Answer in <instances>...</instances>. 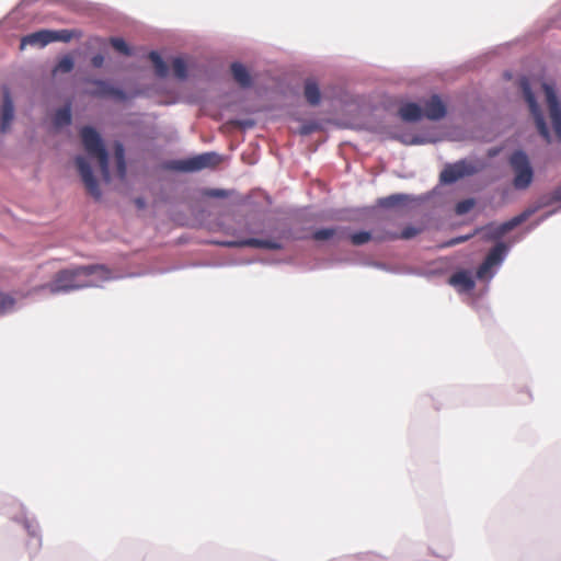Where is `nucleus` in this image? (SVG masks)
<instances>
[{
  "label": "nucleus",
  "instance_id": "aec40b11",
  "mask_svg": "<svg viewBox=\"0 0 561 561\" xmlns=\"http://www.w3.org/2000/svg\"><path fill=\"white\" fill-rule=\"evenodd\" d=\"M337 237V239L344 238V230L339 228H322L318 229L312 233V239L316 241H325Z\"/></svg>",
  "mask_w": 561,
  "mask_h": 561
},
{
  "label": "nucleus",
  "instance_id": "ddd939ff",
  "mask_svg": "<svg viewBox=\"0 0 561 561\" xmlns=\"http://www.w3.org/2000/svg\"><path fill=\"white\" fill-rule=\"evenodd\" d=\"M446 114V106L438 95H432L428 101L424 103V115L432 121H438Z\"/></svg>",
  "mask_w": 561,
  "mask_h": 561
},
{
  "label": "nucleus",
  "instance_id": "b1692460",
  "mask_svg": "<svg viewBox=\"0 0 561 561\" xmlns=\"http://www.w3.org/2000/svg\"><path fill=\"white\" fill-rule=\"evenodd\" d=\"M71 123V110L69 106H64L56 111L54 115V125L56 127L67 126Z\"/></svg>",
  "mask_w": 561,
  "mask_h": 561
},
{
  "label": "nucleus",
  "instance_id": "0eeeda50",
  "mask_svg": "<svg viewBox=\"0 0 561 561\" xmlns=\"http://www.w3.org/2000/svg\"><path fill=\"white\" fill-rule=\"evenodd\" d=\"M478 172V168L467 160H460L453 164H447L440 172V182L451 184L467 175Z\"/></svg>",
  "mask_w": 561,
  "mask_h": 561
},
{
  "label": "nucleus",
  "instance_id": "9b49d317",
  "mask_svg": "<svg viewBox=\"0 0 561 561\" xmlns=\"http://www.w3.org/2000/svg\"><path fill=\"white\" fill-rule=\"evenodd\" d=\"M225 245L233 247V248H256V249H266V250H282L283 244L277 240L272 239H257V238H249L237 241L226 242Z\"/></svg>",
  "mask_w": 561,
  "mask_h": 561
},
{
  "label": "nucleus",
  "instance_id": "f8f14e48",
  "mask_svg": "<svg viewBox=\"0 0 561 561\" xmlns=\"http://www.w3.org/2000/svg\"><path fill=\"white\" fill-rule=\"evenodd\" d=\"M91 84L94 85V90H92L90 93L95 96H112L118 100H125L126 95L124 91L112 87L108 82L100 79L95 80H89Z\"/></svg>",
  "mask_w": 561,
  "mask_h": 561
},
{
  "label": "nucleus",
  "instance_id": "cd10ccee",
  "mask_svg": "<svg viewBox=\"0 0 561 561\" xmlns=\"http://www.w3.org/2000/svg\"><path fill=\"white\" fill-rule=\"evenodd\" d=\"M110 43H111L112 47L115 50L119 51L121 54L126 55V56L131 55L130 47L127 45V43L123 38H121V37H111L110 38Z\"/></svg>",
  "mask_w": 561,
  "mask_h": 561
},
{
  "label": "nucleus",
  "instance_id": "f03ea898",
  "mask_svg": "<svg viewBox=\"0 0 561 561\" xmlns=\"http://www.w3.org/2000/svg\"><path fill=\"white\" fill-rule=\"evenodd\" d=\"M80 136L87 153L98 160L101 175L105 182H108L111 180L108 154L99 133L90 126H84L80 131Z\"/></svg>",
  "mask_w": 561,
  "mask_h": 561
},
{
  "label": "nucleus",
  "instance_id": "7c9ffc66",
  "mask_svg": "<svg viewBox=\"0 0 561 561\" xmlns=\"http://www.w3.org/2000/svg\"><path fill=\"white\" fill-rule=\"evenodd\" d=\"M14 299L8 295L0 294V314L13 309Z\"/></svg>",
  "mask_w": 561,
  "mask_h": 561
},
{
  "label": "nucleus",
  "instance_id": "393cba45",
  "mask_svg": "<svg viewBox=\"0 0 561 561\" xmlns=\"http://www.w3.org/2000/svg\"><path fill=\"white\" fill-rule=\"evenodd\" d=\"M76 36L73 31L70 30H59V31H50V43L51 42H64L68 43Z\"/></svg>",
  "mask_w": 561,
  "mask_h": 561
},
{
  "label": "nucleus",
  "instance_id": "2f4dec72",
  "mask_svg": "<svg viewBox=\"0 0 561 561\" xmlns=\"http://www.w3.org/2000/svg\"><path fill=\"white\" fill-rule=\"evenodd\" d=\"M403 195H391L386 198L380 199V205L387 208L394 207L401 202H403Z\"/></svg>",
  "mask_w": 561,
  "mask_h": 561
},
{
  "label": "nucleus",
  "instance_id": "20e7f679",
  "mask_svg": "<svg viewBox=\"0 0 561 561\" xmlns=\"http://www.w3.org/2000/svg\"><path fill=\"white\" fill-rule=\"evenodd\" d=\"M221 162V157L216 152H205L185 160L171 161L168 168L181 172H194L203 169L215 168Z\"/></svg>",
  "mask_w": 561,
  "mask_h": 561
},
{
  "label": "nucleus",
  "instance_id": "c85d7f7f",
  "mask_svg": "<svg viewBox=\"0 0 561 561\" xmlns=\"http://www.w3.org/2000/svg\"><path fill=\"white\" fill-rule=\"evenodd\" d=\"M348 238H350L352 244L362 245V244H365L368 241H370L373 239V236L368 231H358V232L350 234Z\"/></svg>",
  "mask_w": 561,
  "mask_h": 561
},
{
  "label": "nucleus",
  "instance_id": "412c9836",
  "mask_svg": "<svg viewBox=\"0 0 561 561\" xmlns=\"http://www.w3.org/2000/svg\"><path fill=\"white\" fill-rule=\"evenodd\" d=\"M420 229L419 228H415V227H412V226H409V227H405L401 233L398 236L396 233H387L385 236H378V237H375L376 240L378 241H383V240H394V239H404V240H408V239H412L414 238L415 236H417L420 233Z\"/></svg>",
  "mask_w": 561,
  "mask_h": 561
},
{
  "label": "nucleus",
  "instance_id": "473e14b6",
  "mask_svg": "<svg viewBox=\"0 0 561 561\" xmlns=\"http://www.w3.org/2000/svg\"><path fill=\"white\" fill-rule=\"evenodd\" d=\"M204 195L208 197H217V198H224L227 197L228 194L224 190L219 188H208L204 191Z\"/></svg>",
  "mask_w": 561,
  "mask_h": 561
},
{
  "label": "nucleus",
  "instance_id": "e433bc0d",
  "mask_svg": "<svg viewBox=\"0 0 561 561\" xmlns=\"http://www.w3.org/2000/svg\"><path fill=\"white\" fill-rule=\"evenodd\" d=\"M135 203L139 208L145 207V201L142 198H137Z\"/></svg>",
  "mask_w": 561,
  "mask_h": 561
},
{
  "label": "nucleus",
  "instance_id": "c756f323",
  "mask_svg": "<svg viewBox=\"0 0 561 561\" xmlns=\"http://www.w3.org/2000/svg\"><path fill=\"white\" fill-rule=\"evenodd\" d=\"M474 206L472 198L460 201L456 204L455 211L457 215H465L469 213Z\"/></svg>",
  "mask_w": 561,
  "mask_h": 561
},
{
  "label": "nucleus",
  "instance_id": "423d86ee",
  "mask_svg": "<svg viewBox=\"0 0 561 561\" xmlns=\"http://www.w3.org/2000/svg\"><path fill=\"white\" fill-rule=\"evenodd\" d=\"M522 90L525 98V101L528 104L529 111L534 117L536 127L540 136L549 144L551 142V135L549 128L546 124L545 116L536 101V98L529 87V83L526 79L522 81Z\"/></svg>",
  "mask_w": 561,
  "mask_h": 561
},
{
  "label": "nucleus",
  "instance_id": "5701e85b",
  "mask_svg": "<svg viewBox=\"0 0 561 561\" xmlns=\"http://www.w3.org/2000/svg\"><path fill=\"white\" fill-rule=\"evenodd\" d=\"M114 156L117 165V172L121 179L125 178L126 174V163H125V150L122 144L117 142L115 145Z\"/></svg>",
  "mask_w": 561,
  "mask_h": 561
},
{
  "label": "nucleus",
  "instance_id": "f3484780",
  "mask_svg": "<svg viewBox=\"0 0 561 561\" xmlns=\"http://www.w3.org/2000/svg\"><path fill=\"white\" fill-rule=\"evenodd\" d=\"M231 73L234 81L242 88H249L252 83L251 76L247 68L240 62L231 65Z\"/></svg>",
  "mask_w": 561,
  "mask_h": 561
},
{
  "label": "nucleus",
  "instance_id": "bb28decb",
  "mask_svg": "<svg viewBox=\"0 0 561 561\" xmlns=\"http://www.w3.org/2000/svg\"><path fill=\"white\" fill-rule=\"evenodd\" d=\"M172 69H173L174 76L178 79L183 80V79L186 78V76H187L186 64H185V61L182 58L176 57V58L173 59V61H172Z\"/></svg>",
  "mask_w": 561,
  "mask_h": 561
},
{
  "label": "nucleus",
  "instance_id": "a878e982",
  "mask_svg": "<svg viewBox=\"0 0 561 561\" xmlns=\"http://www.w3.org/2000/svg\"><path fill=\"white\" fill-rule=\"evenodd\" d=\"M73 58L70 55H66L62 58H60L58 64L55 66L54 72L68 73L73 69Z\"/></svg>",
  "mask_w": 561,
  "mask_h": 561
},
{
  "label": "nucleus",
  "instance_id": "39448f33",
  "mask_svg": "<svg viewBox=\"0 0 561 561\" xmlns=\"http://www.w3.org/2000/svg\"><path fill=\"white\" fill-rule=\"evenodd\" d=\"M540 206L535 207H528L524 211H522L519 215L513 217L512 219L501 224V225H489L483 228L485 231V234L491 240H497L501 239L503 236H505L507 232L516 228L517 226L525 222L530 216H533Z\"/></svg>",
  "mask_w": 561,
  "mask_h": 561
},
{
  "label": "nucleus",
  "instance_id": "f704fd0d",
  "mask_svg": "<svg viewBox=\"0 0 561 561\" xmlns=\"http://www.w3.org/2000/svg\"><path fill=\"white\" fill-rule=\"evenodd\" d=\"M552 201L553 202H561V185L553 191V193H552Z\"/></svg>",
  "mask_w": 561,
  "mask_h": 561
},
{
  "label": "nucleus",
  "instance_id": "c9c22d12",
  "mask_svg": "<svg viewBox=\"0 0 561 561\" xmlns=\"http://www.w3.org/2000/svg\"><path fill=\"white\" fill-rule=\"evenodd\" d=\"M312 130H313V127H312V126H307V125H305V126H302V128H301V134H302V135H308V134H310Z\"/></svg>",
  "mask_w": 561,
  "mask_h": 561
},
{
  "label": "nucleus",
  "instance_id": "7ed1b4c3",
  "mask_svg": "<svg viewBox=\"0 0 561 561\" xmlns=\"http://www.w3.org/2000/svg\"><path fill=\"white\" fill-rule=\"evenodd\" d=\"M510 164L514 171L513 185L516 190H526L533 182L534 171L527 154L517 150L510 157Z\"/></svg>",
  "mask_w": 561,
  "mask_h": 561
},
{
  "label": "nucleus",
  "instance_id": "4be33fe9",
  "mask_svg": "<svg viewBox=\"0 0 561 561\" xmlns=\"http://www.w3.org/2000/svg\"><path fill=\"white\" fill-rule=\"evenodd\" d=\"M148 57L154 67L156 75L160 78H164L169 69L161 56L157 51H150Z\"/></svg>",
  "mask_w": 561,
  "mask_h": 561
},
{
  "label": "nucleus",
  "instance_id": "a211bd4d",
  "mask_svg": "<svg viewBox=\"0 0 561 561\" xmlns=\"http://www.w3.org/2000/svg\"><path fill=\"white\" fill-rule=\"evenodd\" d=\"M449 284L459 287L465 291H469L474 288V282L468 272L461 271L453 274L449 278Z\"/></svg>",
  "mask_w": 561,
  "mask_h": 561
},
{
  "label": "nucleus",
  "instance_id": "4c0bfd02",
  "mask_svg": "<svg viewBox=\"0 0 561 561\" xmlns=\"http://www.w3.org/2000/svg\"><path fill=\"white\" fill-rule=\"evenodd\" d=\"M424 142L423 139H420L417 137L413 138L411 141H407V144H422Z\"/></svg>",
  "mask_w": 561,
  "mask_h": 561
},
{
  "label": "nucleus",
  "instance_id": "6ab92c4d",
  "mask_svg": "<svg viewBox=\"0 0 561 561\" xmlns=\"http://www.w3.org/2000/svg\"><path fill=\"white\" fill-rule=\"evenodd\" d=\"M304 93H305V98H306L307 102L310 105L316 106L320 103L321 93H320L319 85L314 80H312V79L306 80Z\"/></svg>",
  "mask_w": 561,
  "mask_h": 561
},
{
  "label": "nucleus",
  "instance_id": "6e6552de",
  "mask_svg": "<svg viewBox=\"0 0 561 561\" xmlns=\"http://www.w3.org/2000/svg\"><path fill=\"white\" fill-rule=\"evenodd\" d=\"M542 89L546 95V101L556 137L561 141V104L552 85L545 82L542 83Z\"/></svg>",
  "mask_w": 561,
  "mask_h": 561
},
{
  "label": "nucleus",
  "instance_id": "58836bf2",
  "mask_svg": "<svg viewBox=\"0 0 561 561\" xmlns=\"http://www.w3.org/2000/svg\"><path fill=\"white\" fill-rule=\"evenodd\" d=\"M467 239H468L467 237L460 238V239L455 240L453 243H458V242H461V241H466Z\"/></svg>",
  "mask_w": 561,
  "mask_h": 561
},
{
  "label": "nucleus",
  "instance_id": "72a5a7b5",
  "mask_svg": "<svg viewBox=\"0 0 561 561\" xmlns=\"http://www.w3.org/2000/svg\"><path fill=\"white\" fill-rule=\"evenodd\" d=\"M104 64V57L101 54H96L91 58V65L94 68H101Z\"/></svg>",
  "mask_w": 561,
  "mask_h": 561
},
{
  "label": "nucleus",
  "instance_id": "1a4fd4ad",
  "mask_svg": "<svg viewBox=\"0 0 561 561\" xmlns=\"http://www.w3.org/2000/svg\"><path fill=\"white\" fill-rule=\"evenodd\" d=\"M76 164L80 173L81 180L85 186V190L92 197L99 199L101 197V190L99 187L96 179L92 173V169L89 162L84 157L78 156L76 158Z\"/></svg>",
  "mask_w": 561,
  "mask_h": 561
},
{
  "label": "nucleus",
  "instance_id": "2eb2a0df",
  "mask_svg": "<svg viewBox=\"0 0 561 561\" xmlns=\"http://www.w3.org/2000/svg\"><path fill=\"white\" fill-rule=\"evenodd\" d=\"M14 116V107L13 102L10 96V92L8 89L4 90L3 93V105H2V115H1V124H0V131L7 133L10 124Z\"/></svg>",
  "mask_w": 561,
  "mask_h": 561
},
{
  "label": "nucleus",
  "instance_id": "4468645a",
  "mask_svg": "<svg viewBox=\"0 0 561 561\" xmlns=\"http://www.w3.org/2000/svg\"><path fill=\"white\" fill-rule=\"evenodd\" d=\"M50 30H41L31 33L21 39L20 49H24L26 46H38L44 47L50 43Z\"/></svg>",
  "mask_w": 561,
  "mask_h": 561
},
{
  "label": "nucleus",
  "instance_id": "dca6fc26",
  "mask_svg": "<svg viewBox=\"0 0 561 561\" xmlns=\"http://www.w3.org/2000/svg\"><path fill=\"white\" fill-rule=\"evenodd\" d=\"M400 117L405 122H416L422 118V107L413 102H408L399 108Z\"/></svg>",
  "mask_w": 561,
  "mask_h": 561
},
{
  "label": "nucleus",
  "instance_id": "f257e3e1",
  "mask_svg": "<svg viewBox=\"0 0 561 561\" xmlns=\"http://www.w3.org/2000/svg\"><path fill=\"white\" fill-rule=\"evenodd\" d=\"M110 277L111 273L104 265L79 266L72 270L59 271L46 287L51 294L66 293L98 286Z\"/></svg>",
  "mask_w": 561,
  "mask_h": 561
},
{
  "label": "nucleus",
  "instance_id": "9d476101",
  "mask_svg": "<svg viewBox=\"0 0 561 561\" xmlns=\"http://www.w3.org/2000/svg\"><path fill=\"white\" fill-rule=\"evenodd\" d=\"M505 252L506 245L502 242L492 248L482 264L479 266L477 277L480 279L489 277L491 268L503 261Z\"/></svg>",
  "mask_w": 561,
  "mask_h": 561
}]
</instances>
